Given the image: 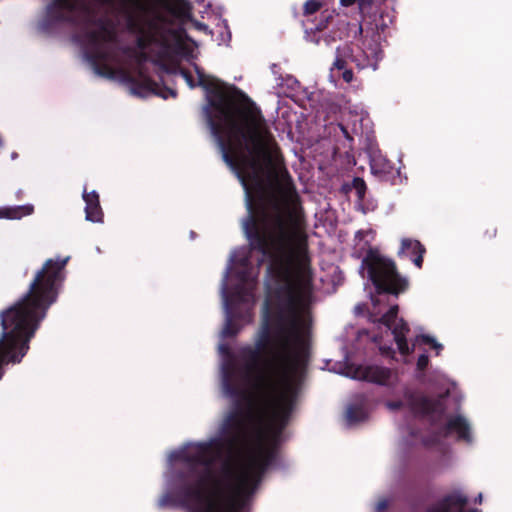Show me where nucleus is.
<instances>
[{
    "instance_id": "obj_1",
    "label": "nucleus",
    "mask_w": 512,
    "mask_h": 512,
    "mask_svg": "<svg viewBox=\"0 0 512 512\" xmlns=\"http://www.w3.org/2000/svg\"><path fill=\"white\" fill-rule=\"evenodd\" d=\"M196 71L198 83L188 69H180V75L190 88L202 87L209 107L219 113L216 120L205 108L222 158L245 189L249 214L243 228L251 249L269 259L273 279H313L301 199L261 111L255 107L239 110V123L227 85Z\"/></svg>"
},
{
    "instance_id": "obj_2",
    "label": "nucleus",
    "mask_w": 512,
    "mask_h": 512,
    "mask_svg": "<svg viewBox=\"0 0 512 512\" xmlns=\"http://www.w3.org/2000/svg\"><path fill=\"white\" fill-rule=\"evenodd\" d=\"M68 259H47L35 273L27 292L0 312V379L4 365L21 362L40 323L57 301Z\"/></svg>"
},
{
    "instance_id": "obj_3",
    "label": "nucleus",
    "mask_w": 512,
    "mask_h": 512,
    "mask_svg": "<svg viewBox=\"0 0 512 512\" xmlns=\"http://www.w3.org/2000/svg\"><path fill=\"white\" fill-rule=\"evenodd\" d=\"M362 266L367 269L369 279L378 294L398 296L409 286L407 278L399 274L395 262L377 251L369 250L362 261Z\"/></svg>"
},
{
    "instance_id": "obj_4",
    "label": "nucleus",
    "mask_w": 512,
    "mask_h": 512,
    "mask_svg": "<svg viewBox=\"0 0 512 512\" xmlns=\"http://www.w3.org/2000/svg\"><path fill=\"white\" fill-rule=\"evenodd\" d=\"M126 16L127 27L132 33H145L157 40L163 25L169 24L168 18L140 0H117ZM111 3L112 0H103Z\"/></svg>"
},
{
    "instance_id": "obj_5",
    "label": "nucleus",
    "mask_w": 512,
    "mask_h": 512,
    "mask_svg": "<svg viewBox=\"0 0 512 512\" xmlns=\"http://www.w3.org/2000/svg\"><path fill=\"white\" fill-rule=\"evenodd\" d=\"M86 37L92 47V50L87 53V59L93 66L95 73L103 77L114 78L117 71L108 64V61L114 57L106 44L116 41V32L101 23L99 29L87 32Z\"/></svg>"
},
{
    "instance_id": "obj_6",
    "label": "nucleus",
    "mask_w": 512,
    "mask_h": 512,
    "mask_svg": "<svg viewBox=\"0 0 512 512\" xmlns=\"http://www.w3.org/2000/svg\"><path fill=\"white\" fill-rule=\"evenodd\" d=\"M124 53L133 52V56L138 64L137 76L133 75L127 70H119V74L124 83L129 86V89L133 95L144 97L150 93L161 96L167 99L168 96L175 98L177 91L166 86H160L159 83L154 81L148 76L142 67V64L148 60V54L145 51L136 52L129 47H126Z\"/></svg>"
},
{
    "instance_id": "obj_7",
    "label": "nucleus",
    "mask_w": 512,
    "mask_h": 512,
    "mask_svg": "<svg viewBox=\"0 0 512 512\" xmlns=\"http://www.w3.org/2000/svg\"><path fill=\"white\" fill-rule=\"evenodd\" d=\"M398 312V305L391 306L381 316L379 322L392 331L400 354L406 356L414 351L415 345L413 344L412 348L409 347L406 336L410 331V327L403 318H398Z\"/></svg>"
},
{
    "instance_id": "obj_8",
    "label": "nucleus",
    "mask_w": 512,
    "mask_h": 512,
    "mask_svg": "<svg viewBox=\"0 0 512 512\" xmlns=\"http://www.w3.org/2000/svg\"><path fill=\"white\" fill-rule=\"evenodd\" d=\"M468 496L460 490H454L430 504L425 512H482L477 508L466 510Z\"/></svg>"
},
{
    "instance_id": "obj_9",
    "label": "nucleus",
    "mask_w": 512,
    "mask_h": 512,
    "mask_svg": "<svg viewBox=\"0 0 512 512\" xmlns=\"http://www.w3.org/2000/svg\"><path fill=\"white\" fill-rule=\"evenodd\" d=\"M77 9V0H52L46 6V14L51 23H68L75 26L78 23L74 15Z\"/></svg>"
},
{
    "instance_id": "obj_10",
    "label": "nucleus",
    "mask_w": 512,
    "mask_h": 512,
    "mask_svg": "<svg viewBox=\"0 0 512 512\" xmlns=\"http://www.w3.org/2000/svg\"><path fill=\"white\" fill-rule=\"evenodd\" d=\"M405 398L409 408L416 415L432 416L434 414L442 415L444 413V406L439 399H432L414 392H407Z\"/></svg>"
},
{
    "instance_id": "obj_11",
    "label": "nucleus",
    "mask_w": 512,
    "mask_h": 512,
    "mask_svg": "<svg viewBox=\"0 0 512 512\" xmlns=\"http://www.w3.org/2000/svg\"><path fill=\"white\" fill-rule=\"evenodd\" d=\"M395 376V372L390 368L379 365H369L358 368L355 371L354 377L378 385L389 386L391 385V379Z\"/></svg>"
},
{
    "instance_id": "obj_12",
    "label": "nucleus",
    "mask_w": 512,
    "mask_h": 512,
    "mask_svg": "<svg viewBox=\"0 0 512 512\" xmlns=\"http://www.w3.org/2000/svg\"><path fill=\"white\" fill-rule=\"evenodd\" d=\"M451 433H456L459 440H463L467 443L472 441L470 425L461 415L449 418L447 423L442 428H440L438 434L440 436L447 437Z\"/></svg>"
},
{
    "instance_id": "obj_13",
    "label": "nucleus",
    "mask_w": 512,
    "mask_h": 512,
    "mask_svg": "<svg viewBox=\"0 0 512 512\" xmlns=\"http://www.w3.org/2000/svg\"><path fill=\"white\" fill-rule=\"evenodd\" d=\"M426 252V248L418 240L410 238H404L401 241V247L398 255H405L409 257L417 268H422L423 257Z\"/></svg>"
},
{
    "instance_id": "obj_14",
    "label": "nucleus",
    "mask_w": 512,
    "mask_h": 512,
    "mask_svg": "<svg viewBox=\"0 0 512 512\" xmlns=\"http://www.w3.org/2000/svg\"><path fill=\"white\" fill-rule=\"evenodd\" d=\"M83 200L85 201L86 220L101 223L103 222V211L100 205L99 194L96 191L83 192Z\"/></svg>"
},
{
    "instance_id": "obj_15",
    "label": "nucleus",
    "mask_w": 512,
    "mask_h": 512,
    "mask_svg": "<svg viewBox=\"0 0 512 512\" xmlns=\"http://www.w3.org/2000/svg\"><path fill=\"white\" fill-rule=\"evenodd\" d=\"M164 9L181 22H186L192 18V6L187 0L168 1L164 4Z\"/></svg>"
},
{
    "instance_id": "obj_16",
    "label": "nucleus",
    "mask_w": 512,
    "mask_h": 512,
    "mask_svg": "<svg viewBox=\"0 0 512 512\" xmlns=\"http://www.w3.org/2000/svg\"><path fill=\"white\" fill-rule=\"evenodd\" d=\"M349 49L338 48L336 51V58L332 65V71H342L341 77L346 83H350L353 80L354 74L352 69L348 68V61L346 56L348 55Z\"/></svg>"
},
{
    "instance_id": "obj_17",
    "label": "nucleus",
    "mask_w": 512,
    "mask_h": 512,
    "mask_svg": "<svg viewBox=\"0 0 512 512\" xmlns=\"http://www.w3.org/2000/svg\"><path fill=\"white\" fill-rule=\"evenodd\" d=\"M371 170L373 174L379 176L382 180H388L394 173V165L391 161L379 156L372 159Z\"/></svg>"
},
{
    "instance_id": "obj_18",
    "label": "nucleus",
    "mask_w": 512,
    "mask_h": 512,
    "mask_svg": "<svg viewBox=\"0 0 512 512\" xmlns=\"http://www.w3.org/2000/svg\"><path fill=\"white\" fill-rule=\"evenodd\" d=\"M34 211L33 205H20L14 207L0 208V218L6 219H21L24 216L32 214Z\"/></svg>"
},
{
    "instance_id": "obj_19",
    "label": "nucleus",
    "mask_w": 512,
    "mask_h": 512,
    "mask_svg": "<svg viewBox=\"0 0 512 512\" xmlns=\"http://www.w3.org/2000/svg\"><path fill=\"white\" fill-rule=\"evenodd\" d=\"M241 330V326L234 319L230 309L227 307V316L222 330V336L225 338L235 337Z\"/></svg>"
},
{
    "instance_id": "obj_20",
    "label": "nucleus",
    "mask_w": 512,
    "mask_h": 512,
    "mask_svg": "<svg viewBox=\"0 0 512 512\" xmlns=\"http://www.w3.org/2000/svg\"><path fill=\"white\" fill-rule=\"evenodd\" d=\"M351 189H354L356 191V195L359 201L364 200L367 186L362 178L354 177L351 184L343 185V190H345L346 192L350 191Z\"/></svg>"
},
{
    "instance_id": "obj_21",
    "label": "nucleus",
    "mask_w": 512,
    "mask_h": 512,
    "mask_svg": "<svg viewBox=\"0 0 512 512\" xmlns=\"http://www.w3.org/2000/svg\"><path fill=\"white\" fill-rule=\"evenodd\" d=\"M349 49L348 55L346 56V59L349 62L355 63L357 68L363 69L368 65V58L366 57L365 53L363 51H360L358 55H355L352 51V49L349 46H344L342 49Z\"/></svg>"
},
{
    "instance_id": "obj_22",
    "label": "nucleus",
    "mask_w": 512,
    "mask_h": 512,
    "mask_svg": "<svg viewBox=\"0 0 512 512\" xmlns=\"http://www.w3.org/2000/svg\"><path fill=\"white\" fill-rule=\"evenodd\" d=\"M324 4L322 0H307L303 5V15L308 17L317 13L322 9Z\"/></svg>"
},
{
    "instance_id": "obj_23",
    "label": "nucleus",
    "mask_w": 512,
    "mask_h": 512,
    "mask_svg": "<svg viewBox=\"0 0 512 512\" xmlns=\"http://www.w3.org/2000/svg\"><path fill=\"white\" fill-rule=\"evenodd\" d=\"M136 34L138 35L136 39V46L140 49V51H145L151 44L157 41L145 33Z\"/></svg>"
},
{
    "instance_id": "obj_24",
    "label": "nucleus",
    "mask_w": 512,
    "mask_h": 512,
    "mask_svg": "<svg viewBox=\"0 0 512 512\" xmlns=\"http://www.w3.org/2000/svg\"><path fill=\"white\" fill-rule=\"evenodd\" d=\"M338 127L341 130L342 135L344 137V141L342 142V146L345 149V153L348 154L350 151H352L354 139L350 135L348 129L343 124H338Z\"/></svg>"
},
{
    "instance_id": "obj_25",
    "label": "nucleus",
    "mask_w": 512,
    "mask_h": 512,
    "mask_svg": "<svg viewBox=\"0 0 512 512\" xmlns=\"http://www.w3.org/2000/svg\"><path fill=\"white\" fill-rule=\"evenodd\" d=\"M357 5L363 18L370 16L374 10L373 0H357Z\"/></svg>"
},
{
    "instance_id": "obj_26",
    "label": "nucleus",
    "mask_w": 512,
    "mask_h": 512,
    "mask_svg": "<svg viewBox=\"0 0 512 512\" xmlns=\"http://www.w3.org/2000/svg\"><path fill=\"white\" fill-rule=\"evenodd\" d=\"M333 18L330 12L323 11L320 15V19L314 27H311L310 30L322 31L327 28L329 21Z\"/></svg>"
},
{
    "instance_id": "obj_27",
    "label": "nucleus",
    "mask_w": 512,
    "mask_h": 512,
    "mask_svg": "<svg viewBox=\"0 0 512 512\" xmlns=\"http://www.w3.org/2000/svg\"><path fill=\"white\" fill-rule=\"evenodd\" d=\"M346 414H347V419L350 422H358V421L362 420V418L364 416L363 410L357 406H350L347 409Z\"/></svg>"
},
{
    "instance_id": "obj_28",
    "label": "nucleus",
    "mask_w": 512,
    "mask_h": 512,
    "mask_svg": "<svg viewBox=\"0 0 512 512\" xmlns=\"http://www.w3.org/2000/svg\"><path fill=\"white\" fill-rule=\"evenodd\" d=\"M417 340L422 342L425 345L432 346L434 349H442L443 348L442 345L437 343V341L430 335H425V334L419 335V336H417Z\"/></svg>"
},
{
    "instance_id": "obj_29",
    "label": "nucleus",
    "mask_w": 512,
    "mask_h": 512,
    "mask_svg": "<svg viewBox=\"0 0 512 512\" xmlns=\"http://www.w3.org/2000/svg\"><path fill=\"white\" fill-rule=\"evenodd\" d=\"M429 364V357L427 354H421L417 359V369L419 371H424Z\"/></svg>"
},
{
    "instance_id": "obj_30",
    "label": "nucleus",
    "mask_w": 512,
    "mask_h": 512,
    "mask_svg": "<svg viewBox=\"0 0 512 512\" xmlns=\"http://www.w3.org/2000/svg\"><path fill=\"white\" fill-rule=\"evenodd\" d=\"M497 235V228L494 225H490L484 232V237L488 240L495 238Z\"/></svg>"
},
{
    "instance_id": "obj_31",
    "label": "nucleus",
    "mask_w": 512,
    "mask_h": 512,
    "mask_svg": "<svg viewBox=\"0 0 512 512\" xmlns=\"http://www.w3.org/2000/svg\"><path fill=\"white\" fill-rule=\"evenodd\" d=\"M389 507V501L385 498L380 499L376 505V512H384Z\"/></svg>"
},
{
    "instance_id": "obj_32",
    "label": "nucleus",
    "mask_w": 512,
    "mask_h": 512,
    "mask_svg": "<svg viewBox=\"0 0 512 512\" xmlns=\"http://www.w3.org/2000/svg\"><path fill=\"white\" fill-rule=\"evenodd\" d=\"M174 503L173 495L170 493L164 494L160 499V506H166Z\"/></svg>"
},
{
    "instance_id": "obj_33",
    "label": "nucleus",
    "mask_w": 512,
    "mask_h": 512,
    "mask_svg": "<svg viewBox=\"0 0 512 512\" xmlns=\"http://www.w3.org/2000/svg\"><path fill=\"white\" fill-rule=\"evenodd\" d=\"M403 402L402 401H389L387 403V407L391 410H399L403 407Z\"/></svg>"
},
{
    "instance_id": "obj_34",
    "label": "nucleus",
    "mask_w": 512,
    "mask_h": 512,
    "mask_svg": "<svg viewBox=\"0 0 512 512\" xmlns=\"http://www.w3.org/2000/svg\"><path fill=\"white\" fill-rule=\"evenodd\" d=\"M380 351L382 355L391 356L393 357L395 354V351L390 346H382L380 347Z\"/></svg>"
},
{
    "instance_id": "obj_35",
    "label": "nucleus",
    "mask_w": 512,
    "mask_h": 512,
    "mask_svg": "<svg viewBox=\"0 0 512 512\" xmlns=\"http://www.w3.org/2000/svg\"><path fill=\"white\" fill-rule=\"evenodd\" d=\"M156 63L159 65L162 72L168 73L170 71V66L168 64L159 61H156Z\"/></svg>"
},
{
    "instance_id": "obj_36",
    "label": "nucleus",
    "mask_w": 512,
    "mask_h": 512,
    "mask_svg": "<svg viewBox=\"0 0 512 512\" xmlns=\"http://www.w3.org/2000/svg\"><path fill=\"white\" fill-rule=\"evenodd\" d=\"M180 69H183L179 65L170 66V71L167 74L180 75Z\"/></svg>"
},
{
    "instance_id": "obj_37",
    "label": "nucleus",
    "mask_w": 512,
    "mask_h": 512,
    "mask_svg": "<svg viewBox=\"0 0 512 512\" xmlns=\"http://www.w3.org/2000/svg\"><path fill=\"white\" fill-rule=\"evenodd\" d=\"M195 27L200 31H204V32L209 31V27L206 24L201 23V22H196Z\"/></svg>"
},
{
    "instance_id": "obj_38",
    "label": "nucleus",
    "mask_w": 512,
    "mask_h": 512,
    "mask_svg": "<svg viewBox=\"0 0 512 512\" xmlns=\"http://www.w3.org/2000/svg\"><path fill=\"white\" fill-rule=\"evenodd\" d=\"M340 3L344 7H349L353 5L354 3H357V0H340Z\"/></svg>"
},
{
    "instance_id": "obj_39",
    "label": "nucleus",
    "mask_w": 512,
    "mask_h": 512,
    "mask_svg": "<svg viewBox=\"0 0 512 512\" xmlns=\"http://www.w3.org/2000/svg\"><path fill=\"white\" fill-rule=\"evenodd\" d=\"M475 503H478V504H481L482 503V494L480 493L476 498H475Z\"/></svg>"
},
{
    "instance_id": "obj_40",
    "label": "nucleus",
    "mask_w": 512,
    "mask_h": 512,
    "mask_svg": "<svg viewBox=\"0 0 512 512\" xmlns=\"http://www.w3.org/2000/svg\"><path fill=\"white\" fill-rule=\"evenodd\" d=\"M232 90H233L235 93H239V94L243 95V93H242L239 89H237L235 86H233V87H232Z\"/></svg>"
},
{
    "instance_id": "obj_41",
    "label": "nucleus",
    "mask_w": 512,
    "mask_h": 512,
    "mask_svg": "<svg viewBox=\"0 0 512 512\" xmlns=\"http://www.w3.org/2000/svg\"><path fill=\"white\" fill-rule=\"evenodd\" d=\"M340 152V146L339 145H336L335 148H334V153H339Z\"/></svg>"
},
{
    "instance_id": "obj_42",
    "label": "nucleus",
    "mask_w": 512,
    "mask_h": 512,
    "mask_svg": "<svg viewBox=\"0 0 512 512\" xmlns=\"http://www.w3.org/2000/svg\"><path fill=\"white\" fill-rule=\"evenodd\" d=\"M263 263V259L259 260L258 265H261Z\"/></svg>"
}]
</instances>
